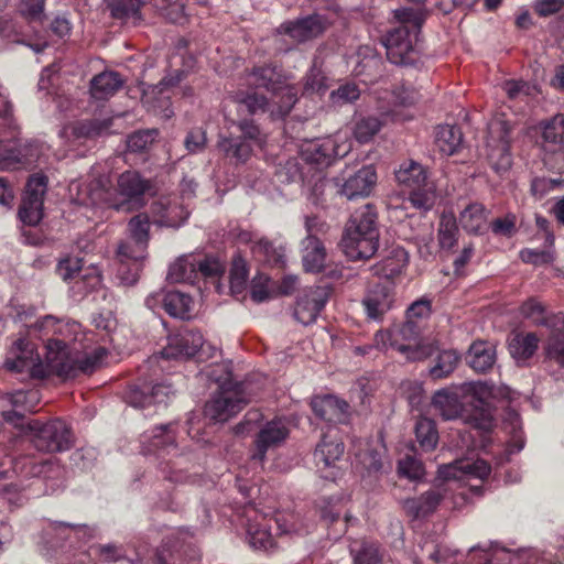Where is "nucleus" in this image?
Masks as SVG:
<instances>
[{
  "label": "nucleus",
  "mask_w": 564,
  "mask_h": 564,
  "mask_svg": "<svg viewBox=\"0 0 564 564\" xmlns=\"http://www.w3.org/2000/svg\"><path fill=\"white\" fill-rule=\"evenodd\" d=\"M112 118L91 119L77 122L73 128V134L77 139H95L110 133Z\"/></svg>",
  "instance_id": "39"
},
{
  "label": "nucleus",
  "mask_w": 564,
  "mask_h": 564,
  "mask_svg": "<svg viewBox=\"0 0 564 564\" xmlns=\"http://www.w3.org/2000/svg\"><path fill=\"white\" fill-rule=\"evenodd\" d=\"M415 436L423 451L434 449L438 442V432L434 421L427 417H420L415 423Z\"/></svg>",
  "instance_id": "45"
},
{
  "label": "nucleus",
  "mask_w": 564,
  "mask_h": 564,
  "mask_svg": "<svg viewBox=\"0 0 564 564\" xmlns=\"http://www.w3.org/2000/svg\"><path fill=\"white\" fill-rule=\"evenodd\" d=\"M360 97V89L355 83H345L329 95L335 106H343L356 101Z\"/></svg>",
  "instance_id": "57"
},
{
  "label": "nucleus",
  "mask_w": 564,
  "mask_h": 564,
  "mask_svg": "<svg viewBox=\"0 0 564 564\" xmlns=\"http://www.w3.org/2000/svg\"><path fill=\"white\" fill-rule=\"evenodd\" d=\"M133 241L126 240L118 246L117 250V256L121 263L118 270V276L126 285L137 283L142 267L141 262L144 260L130 257L129 254H133Z\"/></svg>",
  "instance_id": "27"
},
{
  "label": "nucleus",
  "mask_w": 564,
  "mask_h": 564,
  "mask_svg": "<svg viewBox=\"0 0 564 564\" xmlns=\"http://www.w3.org/2000/svg\"><path fill=\"white\" fill-rule=\"evenodd\" d=\"M325 28L326 20L319 14H314L294 22L281 24L278 33L289 36L296 43H301L318 36L324 32Z\"/></svg>",
  "instance_id": "19"
},
{
  "label": "nucleus",
  "mask_w": 564,
  "mask_h": 564,
  "mask_svg": "<svg viewBox=\"0 0 564 564\" xmlns=\"http://www.w3.org/2000/svg\"><path fill=\"white\" fill-rule=\"evenodd\" d=\"M443 498V490L440 488H432L419 497L403 500L402 508L406 516L414 520L425 518L437 509Z\"/></svg>",
  "instance_id": "24"
},
{
  "label": "nucleus",
  "mask_w": 564,
  "mask_h": 564,
  "mask_svg": "<svg viewBox=\"0 0 564 564\" xmlns=\"http://www.w3.org/2000/svg\"><path fill=\"white\" fill-rule=\"evenodd\" d=\"M197 276L200 274L205 278H214L220 275L225 271L223 262L215 257H203L196 254Z\"/></svg>",
  "instance_id": "60"
},
{
  "label": "nucleus",
  "mask_w": 564,
  "mask_h": 564,
  "mask_svg": "<svg viewBox=\"0 0 564 564\" xmlns=\"http://www.w3.org/2000/svg\"><path fill=\"white\" fill-rule=\"evenodd\" d=\"M340 135L325 138L323 140L312 141L303 148V155L307 162L318 165H328L332 159L344 158L350 151V143L344 141L339 143Z\"/></svg>",
  "instance_id": "16"
},
{
  "label": "nucleus",
  "mask_w": 564,
  "mask_h": 564,
  "mask_svg": "<svg viewBox=\"0 0 564 564\" xmlns=\"http://www.w3.org/2000/svg\"><path fill=\"white\" fill-rule=\"evenodd\" d=\"M463 142V133L456 126H438L435 133V145L443 155H453Z\"/></svg>",
  "instance_id": "36"
},
{
  "label": "nucleus",
  "mask_w": 564,
  "mask_h": 564,
  "mask_svg": "<svg viewBox=\"0 0 564 564\" xmlns=\"http://www.w3.org/2000/svg\"><path fill=\"white\" fill-rule=\"evenodd\" d=\"M56 271L58 275L64 280H76L82 272V259L79 258H66L58 262Z\"/></svg>",
  "instance_id": "62"
},
{
  "label": "nucleus",
  "mask_w": 564,
  "mask_h": 564,
  "mask_svg": "<svg viewBox=\"0 0 564 564\" xmlns=\"http://www.w3.org/2000/svg\"><path fill=\"white\" fill-rule=\"evenodd\" d=\"M250 78L257 87H263L272 93H276L285 84L282 74L271 65L254 67Z\"/></svg>",
  "instance_id": "40"
},
{
  "label": "nucleus",
  "mask_w": 564,
  "mask_h": 564,
  "mask_svg": "<svg viewBox=\"0 0 564 564\" xmlns=\"http://www.w3.org/2000/svg\"><path fill=\"white\" fill-rule=\"evenodd\" d=\"M3 367L10 372L21 375L22 379H44L54 373L48 360L43 362L36 346L26 338L13 341L8 349Z\"/></svg>",
  "instance_id": "9"
},
{
  "label": "nucleus",
  "mask_w": 564,
  "mask_h": 564,
  "mask_svg": "<svg viewBox=\"0 0 564 564\" xmlns=\"http://www.w3.org/2000/svg\"><path fill=\"white\" fill-rule=\"evenodd\" d=\"M248 280V269L246 261L238 257L234 259L230 270V290L232 293L239 294L246 288Z\"/></svg>",
  "instance_id": "55"
},
{
  "label": "nucleus",
  "mask_w": 564,
  "mask_h": 564,
  "mask_svg": "<svg viewBox=\"0 0 564 564\" xmlns=\"http://www.w3.org/2000/svg\"><path fill=\"white\" fill-rule=\"evenodd\" d=\"M46 189L47 178L44 175L36 174L29 178L18 213L24 225L33 227L42 220Z\"/></svg>",
  "instance_id": "12"
},
{
  "label": "nucleus",
  "mask_w": 564,
  "mask_h": 564,
  "mask_svg": "<svg viewBox=\"0 0 564 564\" xmlns=\"http://www.w3.org/2000/svg\"><path fill=\"white\" fill-rule=\"evenodd\" d=\"M252 252L256 257L261 258L271 265L282 267L284 264V249L282 247H274L264 238L254 243Z\"/></svg>",
  "instance_id": "48"
},
{
  "label": "nucleus",
  "mask_w": 564,
  "mask_h": 564,
  "mask_svg": "<svg viewBox=\"0 0 564 564\" xmlns=\"http://www.w3.org/2000/svg\"><path fill=\"white\" fill-rule=\"evenodd\" d=\"M408 261V252L403 248L397 247L390 251L388 257L375 264L371 270L377 276L393 279L403 271Z\"/></svg>",
  "instance_id": "32"
},
{
  "label": "nucleus",
  "mask_w": 564,
  "mask_h": 564,
  "mask_svg": "<svg viewBox=\"0 0 564 564\" xmlns=\"http://www.w3.org/2000/svg\"><path fill=\"white\" fill-rule=\"evenodd\" d=\"M13 470L24 477H55L62 469L54 458L22 456L12 460Z\"/></svg>",
  "instance_id": "21"
},
{
  "label": "nucleus",
  "mask_w": 564,
  "mask_h": 564,
  "mask_svg": "<svg viewBox=\"0 0 564 564\" xmlns=\"http://www.w3.org/2000/svg\"><path fill=\"white\" fill-rule=\"evenodd\" d=\"M248 542L254 550L269 551L273 547V539L265 525L250 524L247 529Z\"/></svg>",
  "instance_id": "50"
},
{
  "label": "nucleus",
  "mask_w": 564,
  "mask_h": 564,
  "mask_svg": "<svg viewBox=\"0 0 564 564\" xmlns=\"http://www.w3.org/2000/svg\"><path fill=\"white\" fill-rule=\"evenodd\" d=\"M235 98L237 102H239L242 107H246L250 115L270 111V109H272V106L269 104L268 99L263 95L257 93H237Z\"/></svg>",
  "instance_id": "52"
},
{
  "label": "nucleus",
  "mask_w": 564,
  "mask_h": 564,
  "mask_svg": "<svg viewBox=\"0 0 564 564\" xmlns=\"http://www.w3.org/2000/svg\"><path fill=\"white\" fill-rule=\"evenodd\" d=\"M520 315L530 319L535 326H544L551 330L564 328V315L562 313L549 314L545 306L533 297L520 306Z\"/></svg>",
  "instance_id": "23"
},
{
  "label": "nucleus",
  "mask_w": 564,
  "mask_h": 564,
  "mask_svg": "<svg viewBox=\"0 0 564 564\" xmlns=\"http://www.w3.org/2000/svg\"><path fill=\"white\" fill-rule=\"evenodd\" d=\"M32 443L37 451L55 453L67 451L72 445V433L65 422L53 420L47 423L33 422Z\"/></svg>",
  "instance_id": "10"
},
{
  "label": "nucleus",
  "mask_w": 564,
  "mask_h": 564,
  "mask_svg": "<svg viewBox=\"0 0 564 564\" xmlns=\"http://www.w3.org/2000/svg\"><path fill=\"white\" fill-rule=\"evenodd\" d=\"M328 88V78L323 70L314 63L304 77L305 94H324Z\"/></svg>",
  "instance_id": "51"
},
{
  "label": "nucleus",
  "mask_w": 564,
  "mask_h": 564,
  "mask_svg": "<svg viewBox=\"0 0 564 564\" xmlns=\"http://www.w3.org/2000/svg\"><path fill=\"white\" fill-rule=\"evenodd\" d=\"M355 564H379L382 554L377 543L362 542L359 550L351 549Z\"/></svg>",
  "instance_id": "54"
},
{
  "label": "nucleus",
  "mask_w": 564,
  "mask_h": 564,
  "mask_svg": "<svg viewBox=\"0 0 564 564\" xmlns=\"http://www.w3.org/2000/svg\"><path fill=\"white\" fill-rule=\"evenodd\" d=\"M204 343L200 332L183 329L169 337L167 345L161 350L160 355L165 359H188L203 348Z\"/></svg>",
  "instance_id": "15"
},
{
  "label": "nucleus",
  "mask_w": 564,
  "mask_h": 564,
  "mask_svg": "<svg viewBox=\"0 0 564 564\" xmlns=\"http://www.w3.org/2000/svg\"><path fill=\"white\" fill-rule=\"evenodd\" d=\"M188 216L189 212L184 206L169 204L160 219V223L167 227H180Z\"/></svg>",
  "instance_id": "61"
},
{
  "label": "nucleus",
  "mask_w": 564,
  "mask_h": 564,
  "mask_svg": "<svg viewBox=\"0 0 564 564\" xmlns=\"http://www.w3.org/2000/svg\"><path fill=\"white\" fill-rule=\"evenodd\" d=\"M34 327L42 334L45 341L46 358L54 375L69 378L79 373H90L107 357L105 347H96L90 352L79 349L80 325L78 323L46 315L39 319Z\"/></svg>",
  "instance_id": "1"
},
{
  "label": "nucleus",
  "mask_w": 564,
  "mask_h": 564,
  "mask_svg": "<svg viewBox=\"0 0 564 564\" xmlns=\"http://www.w3.org/2000/svg\"><path fill=\"white\" fill-rule=\"evenodd\" d=\"M540 338L534 333H516L508 341L511 357L520 366L533 357L539 347Z\"/></svg>",
  "instance_id": "28"
},
{
  "label": "nucleus",
  "mask_w": 564,
  "mask_h": 564,
  "mask_svg": "<svg viewBox=\"0 0 564 564\" xmlns=\"http://www.w3.org/2000/svg\"><path fill=\"white\" fill-rule=\"evenodd\" d=\"M155 137L156 131L154 130L137 131L129 135L127 147L132 152L143 151L154 141Z\"/></svg>",
  "instance_id": "63"
},
{
  "label": "nucleus",
  "mask_w": 564,
  "mask_h": 564,
  "mask_svg": "<svg viewBox=\"0 0 564 564\" xmlns=\"http://www.w3.org/2000/svg\"><path fill=\"white\" fill-rule=\"evenodd\" d=\"M302 262L306 272L318 273L325 268L326 249L323 242L313 235H307L302 242Z\"/></svg>",
  "instance_id": "29"
},
{
  "label": "nucleus",
  "mask_w": 564,
  "mask_h": 564,
  "mask_svg": "<svg viewBox=\"0 0 564 564\" xmlns=\"http://www.w3.org/2000/svg\"><path fill=\"white\" fill-rule=\"evenodd\" d=\"M101 284V274L95 267L89 268L85 273L79 274L74 281L70 290L74 296L83 297L91 291L98 289Z\"/></svg>",
  "instance_id": "46"
},
{
  "label": "nucleus",
  "mask_w": 564,
  "mask_h": 564,
  "mask_svg": "<svg viewBox=\"0 0 564 564\" xmlns=\"http://www.w3.org/2000/svg\"><path fill=\"white\" fill-rule=\"evenodd\" d=\"M377 213L370 204L356 209L345 226L340 248L352 261L371 258L379 246Z\"/></svg>",
  "instance_id": "4"
},
{
  "label": "nucleus",
  "mask_w": 564,
  "mask_h": 564,
  "mask_svg": "<svg viewBox=\"0 0 564 564\" xmlns=\"http://www.w3.org/2000/svg\"><path fill=\"white\" fill-rule=\"evenodd\" d=\"M415 328V324L409 321L395 332L379 330L375 334V346L380 350L391 347L409 361L423 360L434 352L435 347L431 343H416Z\"/></svg>",
  "instance_id": "8"
},
{
  "label": "nucleus",
  "mask_w": 564,
  "mask_h": 564,
  "mask_svg": "<svg viewBox=\"0 0 564 564\" xmlns=\"http://www.w3.org/2000/svg\"><path fill=\"white\" fill-rule=\"evenodd\" d=\"M379 117L367 116L356 120L352 133L359 143H368L382 128Z\"/></svg>",
  "instance_id": "47"
},
{
  "label": "nucleus",
  "mask_w": 564,
  "mask_h": 564,
  "mask_svg": "<svg viewBox=\"0 0 564 564\" xmlns=\"http://www.w3.org/2000/svg\"><path fill=\"white\" fill-rule=\"evenodd\" d=\"M459 230L453 214H443L437 229V240L442 250H453L458 242Z\"/></svg>",
  "instance_id": "41"
},
{
  "label": "nucleus",
  "mask_w": 564,
  "mask_h": 564,
  "mask_svg": "<svg viewBox=\"0 0 564 564\" xmlns=\"http://www.w3.org/2000/svg\"><path fill=\"white\" fill-rule=\"evenodd\" d=\"M398 184L408 192L409 200L417 209L429 210L434 206L436 191L429 180L425 167L414 161L403 162L395 171Z\"/></svg>",
  "instance_id": "7"
},
{
  "label": "nucleus",
  "mask_w": 564,
  "mask_h": 564,
  "mask_svg": "<svg viewBox=\"0 0 564 564\" xmlns=\"http://www.w3.org/2000/svg\"><path fill=\"white\" fill-rule=\"evenodd\" d=\"M124 80L117 72H102L90 80V94L95 99L105 100L112 97Z\"/></svg>",
  "instance_id": "31"
},
{
  "label": "nucleus",
  "mask_w": 564,
  "mask_h": 564,
  "mask_svg": "<svg viewBox=\"0 0 564 564\" xmlns=\"http://www.w3.org/2000/svg\"><path fill=\"white\" fill-rule=\"evenodd\" d=\"M491 473L490 465L484 459H476L470 462L468 459L456 460L449 465L442 466L438 470L441 477L445 479L462 478H477L480 480L486 479Z\"/></svg>",
  "instance_id": "25"
},
{
  "label": "nucleus",
  "mask_w": 564,
  "mask_h": 564,
  "mask_svg": "<svg viewBox=\"0 0 564 564\" xmlns=\"http://www.w3.org/2000/svg\"><path fill=\"white\" fill-rule=\"evenodd\" d=\"M358 463L369 473H378L382 468V454L368 444L356 454Z\"/></svg>",
  "instance_id": "56"
},
{
  "label": "nucleus",
  "mask_w": 564,
  "mask_h": 564,
  "mask_svg": "<svg viewBox=\"0 0 564 564\" xmlns=\"http://www.w3.org/2000/svg\"><path fill=\"white\" fill-rule=\"evenodd\" d=\"M479 388L478 383L466 382L437 390L432 398V406L444 420H455L463 412L464 399L476 397Z\"/></svg>",
  "instance_id": "11"
},
{
  "label": "nucleus",
  "mask_w": 564,
  "mask_h": 564,
  "mask_svg": "<svg viewBox=\"0 0 564 564\" xmlns=\"http://www.w3.org/2000/svg\"><path fill=\"white\" fill-rule=\"evenodd\" d=\"M393 301L391 288L377 284L367 293L362 305L369 318L379 319L392 307Z\"/></svg>",
  "instance_id": "26"
},
{
  "label": "nucleus",
  "mask_w": 564,
  "mask_h": 564,
  "mask_svg": "<svg viewBox=\"0 0 564 564\" xmlns=\"http://www.w3.org/2000/svg\"><path fill=\"white\" fill-rule=\"evenodd\" d=\"M400 26L389 31L383 39L388 59L395 65H408L419 53V34L424 22L421 10L401 8L394 10Z\"/></svg>",
  "instance_id": "5"
},
{
  "label": "nucleus",
  "mask_w": 564,
  "mask_h": 564,
  "mask_svg": "<svg viewBox=\"0 0 564 564\" xmlns=\"http://www.w3.org/2000/svg\"><path fill=\"white\" fill-rule=\"evenodd\" d=\"M145 0H107L111 15L116 19L137 18Z\"/></svg>",
  "instance_id": "49"
},
{
  "label": "nucleus",
  "mask_w": 564,
  "mask_h": 564,
  "mask_svg": "<svg viewBox=\"0 0 564 564\" xmlns=\"http://www.w3.org/2000/svg\"><path fill=\"white\" fill-rule=\"evenodd\" d=\"M172 395H174V390L169 383L153 384L142 381L129 387L124 393V401L137 409H149L161 404L165 405Z\"/></svg>",
  "instance_id": "14"
},
{
  "label": "nucleus",
  "mask_w": 564,
  "mask_h": 564,
  "mask_svg": "<svg viewBox=\"0 0 564 564\" xmlns=\"http://www.w3.org/2000/svg\"><path fill=\"white\" fill-rule=\"evenodd\" d=\"M542 137L545 142L561 143L564 138V115H556L545 123Z\"/></svg>",
  "instance_id": "59"
},
{
  "label": "nucleus",
  "mask_w": 564,
  "mask_h": 564,
  "mask_svg": "<svg viewBox=\"0 0 564 564\" xmlns=\"http://www.w3.org/2000/svg\"><path fill=\"white\" fill-rule=\"evenodd\" d=\"M314 414L332 424H345L349 420V404L335 395H315L311 401Z\"/></svg>",
  "instance_id": "18"
},
{
  "label": "nucleus",
  "mask_w": 564,
  "mask_h": 564,
  "mask_svg": "<svg viewBox=\"0 0 564 564\" xmlns=\"http://www.w3.org/2000/svg\"><path fill=\"white\" fill-rule=\"evenodd\" d=\"M196 254H184L170 265L167 280L172 283H194L197 279Z\"/></svg>",
  "instance_id": "33"
},
{
  "label": "nucleus",
  "mask_w": 564,
  "mask_h": 564,
  "mask_svg": "<svg viewBox=\"0 0 564 564\" xmlns=\"http://www.w3.org/2000/svg\"><path fill=\"white\" fill-rule=\"evenodd\" d=\"M130 236L128 240L133 241V254H129L134 259H145L149 242L150 221L145 214H139L129 221Z\"/></svg>",
  "instance_id": "30"
},
{
  "label": "nucleus",
  "mask_w": 564,
  "mask_h": 564,
  "mask_svg": "<svg viewBox=\"0 0 564 564\" xmlns=\"http://www.w3.org/2000/svg\"><path fill=\"white\" fill-rule=\"evenodd\" d=\"M150 187V181L137 171L120 174L116 187L111 185L109 176L100 175L88 184L78 186L77 200L82 205H106L117 210L129 212Z\"/></svg>",
  "instance_id": "2"
},
{
  "label": "nucleus",
  "mask_w": 564,
  "mask_h": 564,
  "mask_svg": "<svg viewBox=\"0 0 564 564\" xmlns=\"http://www.w3.org/2000/svg\"><path fill=\"white\" fill-rule=\"evenodd\" d=\"M489 212L480 203H470L459 214L462 227L470 234H481L487 226Z\"/></svg>",
  "instance_id": "34"
},
{
  "label": "nucleus",
  "mask_w": 564,
  "mask_h": 564,
  "mask_svg": "<svg viewBox=\"0 0 564 564\" xmlns=\"http://www.w3.org/2000/svg\"><path fill=\"white\" fill-rule=\"evenodd\" d=\"M19 12L30 22H42L45 19V0H20Z\"/></svg>",
  "instance_id": "58"
},
{
  "label": "nucleus",
  "mask_w": 564,
  "mask_h": 564,
  "mask_svg": "<svg viewBox=\"0 0 564 564\" xmlns=\"http://www.w3.org/2000/svg\"><path fill=\"white\" fill-rule=\"evenodd\" d=\"M460 355L454 349L442 350L436 358L435 365L430 369L433 379L448 377L458 366Z\"/></svg>",
  "instance_id": "43"
},
{
  "label": "nucleus",
  "mask_w": 564,
  "mask_h": 564,
  "mask_svg": "<svg viewBox=\"0 0 564 564\" xmlns=\"http://www.w3.org/2000/svg\"><path fill=\"white\" fill-rule=\"evenodd\" d=\"M274 94V100L272 109H270V115L273 118H283L294 107L297 101V94L294 87H291L286 84L282 85L279 90Z\"/></svg>",
  "instance_id": "42"
},
{
  "label": "nucleus",
  "mask_w": 564,
  "mask_h": 564,
  "mask_svg": "<svg viewBox=\"0 0 564 564\" xmlns=\"http://www.w3.org/2000/svg\"><path fill=\"white\" fill-rule=\"evenodd\" d=\"M469 564H492L494 561L505 562L512 561L514 556L510 551L501 547L481 549L474 546L470 549Z\"/></svg>",
  "instance_id": "44"
},
{
  "label": "nucleus",
  "mask_w": 564,
  "mask_h": 564,
  "mask_svg": "<svg viewBox=\"0 0 564 564\" xmlns=\"http://www.w3.org/2000/svg\"><path fill=\"white\" fill-rule=\"evenodd\" d=\"M217 148L228 159L236 163H245L252 153V147L241 137H221L218 140Z\"/></svg>",
  "instance_id": "37"
},
{
  "label": "nucleus",
  "mask_w": 564,
  "mask_h": 564,
  "mask_svg": "<svg viewBox=\"0 0 564 564\" xmlns=\"http://www.w3.org/2000/svg\"><path fill=\"white\" fill-rule=\"evenodd\" d=\"M140 442L144 455L156 456L159 469L165 479L173 482H182L186 479V471L193 459L188 451L178 447L175 424L154 426L141 435Z\"/></svg>",
  "instance_id": "3"
},
{
  "label": "nucleus",
  "mask_w": 564,
  "mask_h": 564,
  "mask_svg": "<svg viewBox=\"0 0 564 564\" xmlns=\"http://www.w3.org/2000/svg\"><path fill=\"white\" fill-rule=\"evenodd\" d=\"M278 530L281 534H302L306 532L302 521L295 514H283L276 519Z\"/></svg>",
  "instance_id": "64"
},
{
  "label": "nucleus",
  "mask_w": 564,
  "mask_h": 564,
  "mask_svg": "<svg viewBox=\"0 0 564 564\" xmlns=\"http://www.w3.org/2000/svg\"><path fill=\"white\" fill-rule=\"evenodd\" d=\"M218 383V392L206 403L204 414L214 422H226L238 414L248 403L241 383L231 382V372L227 365H214L206 372Z\"/></svg>",
  "instance_id": "6"
},
{
  "label": "nucleus",
  "mask_w": 564,
  "mask_h": 564,
  "mask_svg": "<svg viewBox=\"0 0 564 564\" xmlns=\"http://www.w3.org/2000/svg\"><path fill=\"white\" fill-rule=\"evenodd\" d=\"M496 360L495 347L486 341L474 343L468 351L467 361L469 366L478 371L485 372L490 369Z\"/></svg>",
  "instance_id": "35"
},
{
  "label": "nucleus",
  "mask_w": 564,
  "mask_h": 564,
  "mask_svg": "<svg viewBox=\"0 0 564 564\" xmlns=\"http://www.w3.org/2000/svg\"><path fill=\"white\" fill-rule=\"evenodd\" d=\"M289 435L286 424L281 419L272 420L263 425L256 438L253 460L263 463L269 448L282 444Z\"/></svg>",
  "instance_id": "20"
},
{
  "label": "nucleus",
  "mask_w": 564,
  "mask_h": 564,
  "mask_svg": "<svg viewBox=\"0 0 564 564\" xmlns=\"http://www.w3.org/2000/svg\"><path fill=\"white\" fill-rule=\"evenodd\" d=\"M192 305V297L178 291L165 292V296L162 297L163 308L173 317L189 318Z\"/></svg>",
  "instance_id": "38"
},
{
  "label": "nucleus",
  "mask_w": 564,
  "mask_h": 564,
  "mask_svg": "<svg viewBox=\"0 0 564 564\" xmlns=\"http://www.w3.org/2000/svg\"><path fill=\"white\" fill-rule=\"evenodd\" d=\"M329 297L326 286H312L297 300L294 316L303 325L314 323Z\"/></svg>",
  "instance_id": "17"
},
{
  "label": "nucleus",
  "mask_w": 564,
  "mask_h": 564,
  "mask_svg": "<svg viewBox=\"0 0 564 564\" xmlns=\"http://www.w3.org/2000/svg\"><path fill=\"white\" fill-rule=\"evenodd\" d=\"M345 452V446L337 431L330 429L323 434L322 440L316 445L314 458L319 471L329 469L324 474L325 479L335 480L339 475L337 462L340 460Z\"/></svg>",
  "instance_id": "13"
},
{
  "label": "nucleus",
  "mask_w": 564,
  "mask_h": 564,
  "mask_svg": "<svg viewBox=\"0 0 564 564\" xmlns=\"http://www.w3.org/2000/svg\"><path fill=\"white\" fill-rule=\"evenodd\" d=\"M376 182L377 173L375 167L372 165L362 166L344 182L340 194L348 199L367 197L372 192Z\"/></svg>",
  "instance_id": "22"
},
{
  "label": "nucleus",
  "mask_w": 564,
  "mask_h": 564,
  "mask_svg": "<svg viewBox=\"0 0 564 564\" xmlns=\"http://www.w3.org/2000/svg\"><path fill=\"white\" fill-rule=\"evenodd\" d=\"M546 358L564 367V332L552 330L546 345H545Z\"/></svg>",
  "instance_id": "53"
}]
</instances>
